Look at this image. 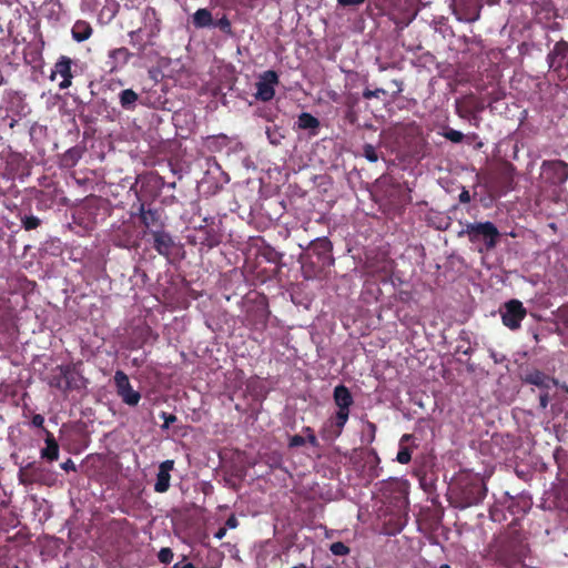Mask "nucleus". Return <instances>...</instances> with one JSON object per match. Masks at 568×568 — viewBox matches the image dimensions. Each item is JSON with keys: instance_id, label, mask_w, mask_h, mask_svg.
Instances as JSON below:
<instances>
[{"instance_id": "obj_5", "label": "nucleus", "mask_w": 568, "mask_h": 568, "mask_svg": "<svg viewBox=\"0 0 568 568\" xmlns=\"http://www.w3.org/2000/svg\"><path fill=\"white\" fill-rule=\"evenodd\" d=\"M540 180L550 186H560L568 180V164L561 160H546L540 166Z\"/></svg>"}, {"instance_id": "obj_64", "label": "nucleus", "mask_w": 568, "mask_h": 568, "mask_svg": "<svg viewBox=\"0 0 568 568\" xmlns=\"http://www.w3.org/2000/svg\"><path fill=\"white\" fill-rule=\"evenodd\" d=\"M33 466L32 463L28 464V466L26 468H31Z\"/></svg>"}, {"instance_id": "obj_47", "label": "nucleus", "mask_w": 568, "mask_h": 568, "mask_svg": "<svg viewBox=\"0 0 568 568\" xmlns=\"http://www.w3.org/2000/svg\"><path fill=\"white\" fill-rule=\"evenodd\" d=\"M366 0H337V3L342 7H353V6H361Z\"/></svg>"}, {"instance_id": "obj_24", "label": "nucleus", "mask_w": 568, "mask_h": 568, "mask_svg": "<svg viewBox=\"0 0 568 568\" xmlns=\"http://www.w3.org/2000/svg\"><path fill=\"white\" fill-rule=\"evenodd\" d=\"M134 53H132L128 48L120 47L109 51V63H110V72H115L122 67L126 65L129 61L132 59Z\"/></svg>"}, {"instance_id": "obj_21", "label": "nucleus", "mask_w": 568, "mask_h": 568, "mask_svg": "<svg viewBox=\"0 0 568 568\" xmlns=\"http://www.w3.org/2000/svg\"><path fill=\"white\" fill-rule=\"evenodd\" d=\"M205 225L200 227V232L202 233L201 244L206 246L207 248H213L223 240V234L217 225L212 221L207 222V219H204Z\"/></svg>"}, {"instance_id": "obj_53", "label": "nucleus", "mask_w": 568, "mask_h": 568, "mask_svg": "<svg viewBox=\"0 0 568 568\" xmlns=\"http://www.w3.org/2000/svg\"><path fill=\"white\" fill-rule=\"evenodd\" d=\"M19 478H20V481H21L22 484H28V483H31V481H32V480H29V479H26V478H24V475H23V471H22V470H20Z\"/></svg>"}, {"instance_id": "obj_57", "label": "nucleus", "mask_w": 568, "mask_h": 568, "mask_svg": "<svg viewBox=\"0 0 568 568\" xmlns=\"http://www.w3.org/2000/svg\"><path fill=\"white\" fill-rule=\"evenodd\" d=\"M132 364H133L134 366H140V365H141V363L139 362V359H138V358H133V359H132Z\"/></svg>"}, {"instance_id": "obj_28", "label": "nucleus", "mask_w": 568, "mask_h": 568, "mask_svg": "<svg viewBox=\"0 0 568 568\" xmlns=\"http://www.w3.org/2000/svg\"><path fill=\"white\" fill-rule=\"evenodd\" d=\"M142 32H143V29L139 28V29L132 30L128 33V36L130 37V44L134 49H136L138 57H142L145 53L148 47H153L152 43H149L148 38H145V40H143Z\"/></svg>"}, {"instance_id": "obj_55", "label": "nucleus", "mask_w": 568, "mask_h": 568, "mask_svg": "<svg viewBox=\"0 0 568 568\" xmlns=\"http://www.w3.org/2000/svg\"><path fill=\"white\" fill-rule=\"evenodd\" d=\"M303 430H304L307 435H308V434H314V430H313L311 427H308V426L304 427V428H303Z\"/></svg>"}, {"instance_id": "obj_41", "label": "nucleus", "mask_w": 568, "mask_h": 568, "mask_svg": "<svg viewBox=\"0 0 568 568\" xmlns=\"http://www.w3.org/2000/svg\"><path fill=\"white\" fill-rule=\"evenodd\" d=\"M212 27H217L221 31H223L226 34L232 33L231 22L225 16H223L221 19H219L215 23L213 22Z\"/></svg>"}, {"instance_id": "obj_23", "label": "nucleus", "mask_w": 568, "mask_h": 568, "mask_svg": "<svg viewBox=\"0 0 568 568\" xmlns=\"http://www.w3.org/2000/svg\"><path fill=\"white\" fill-rule=\"evenodd\" d=\"M173 467L174 460L172 459L164 460L160 464L156 481L154 484V491L163 494L169 490L171 480L170 471L173 469Z\"/></svg>"}, {"instance_id": "obj_63", "label": "nucleus", "mask_w": 568, "mask_h": 568, "mask_svg": "<svg viewBox=\"0 0 568 568\" xmlns=\"http://www.w3.org/2000/svg\"><path fill=\"white\" fill-rule=\"evenodd\" d=\"M170 187H175V182L169 184Z\"/></svg>"}, {"instance_id": "obj_43", "label": "nucleus", "mask_w": 568, "mask_h": 568, "mask_svg": "<svg viewBox=\"0 0 568 568\" xmlns=\"http://www.w3.org/2000/svg\"><path fill=\"white\" fill-rule=\"evenodd\" d=\"M379 94H386V91L381 88L375 89V90L365 89L363 91V98L366 100H371L373 98H379Z\"/></svg>"}, {"instance_id": "obj_26", "label": "nucleus", "mask_w": 568, "mask_h": 568, "mask_svg": "<svg viewBox=\"0 0 568 568\" xmlns=\"http://www.w3.org/2000/svg\"><path fill=\"white\" fill-rule=\"evenodd\" d=\"M296 128L298 130H308L311 136L318 134L321 128L320 120L308 112H302L296 121Z\"/></svg>"}, {"instance_id": "obj_56", "label": "nucleus", "mask_w": 568, "mask_h": 568, "mask_svg": "<svg viewBox=\"0 0 568 568\" xmlns=\"http://www.w3.org/2000/svg\"><path fill=\"white\" fill-rule=\"evenodd\" d=\"M393 83H395V84L397 85V88H398V92H400V91H402V88H400L402 82H399V81H397V80H393Z\"/></svg>"}, {"instance_id": "obj_17", "label": "nucleus", "mask_w": 568, "mask_h": 568, "mask_svg": "<svg viewBox=\"0 0 568 568\" xmlns=\"http://www.w3.org/2000/svg\"><path fill=\"white\" fill-rule=\"evenodd\" d=\"M521 381L526 384L535 385L541 389H549L557 385V381L554 377H550L537 368L525 371L521 375Z\"/></svg>"}, {"instance_id": "obj_44", "label": "nucleus", "mask_w": 568, "mask_h": 568, "mask_svg": "<svg viewBox=\"0 0 568 568\" xmlns=\"http://www.w3.org/2000/svg\"><path fill=\"white\" fill-rule=\"evenodd\" d=\"M305 443H306L305 437H303L301 435H294L290 438L288 446L290 447H300V446L305 445Z\"/></svg>"}, {"instance_id": "obj_40", "label": "nucleus", "mask_w": 568, "mask_h": 568, "mask_svg": "<svg viewBox=\"0 0 568 568\" xmlns=\"http://www.w3.org/2000/svg\"><path fill=\"white\" fill-rule=\"evenodd\" d=\"M173 557L174 554L169 547L161 548L158 554L159 561L165 565L170 564L173 560Z\"/></svg>"}, {"instance_id": "obj_37", "label": "nucleus", "mask_w": 568, "mask_h": 568, "mask_svg": "<svg viewBox=\"0 0 568 568\" xmlns=\"http://www.w3.org/2000/svg\"><path fill=\"white\" fill-rule=\"evenodd\" d=\"M363 156L369 162H377L379 159L376 148L371 143L363 145Z\"/></svg>"}, {"instance_id": "obj_9", "label": "nucleus", "mask_w": 568, "mask_h": 568, "mask_svg": "<svg viewBox=\"0 0 568 568\" xmlns=\"http://www.w3.org/2000/svg\"><path fill=\"white\" fill-rule=\"evenodd\" d=\"M113 381L116 394L122 402L129 406H136L141 399V394L133 389L128 375L123 371H116Z\"/></svg>"}, {"instance_id": "obj_59", "label": "nucleus", "mask_w": 568, "mask_h": 568, "mask_svg": "<svg viewBox=\"0 0 568 568\" xmlns=\"http://www.w3.org/2000/svg\"><path fill=\"white\" fill-rule=\"evenodd\" d=\"M292 568H307V566H306V565H304V564H300V565L294 566V567H292Z\"/></svg>"}, {"instance_id": "obj_58", "label": "nucleus", "mask_w": 568, "mask_h": 568, "mask_svg": "<svg viewBox=\"0 0 568 568\" xmlns=\"http://www.w3.org/2000/svg\"><path fill=\"white\" fill-rule=\"evenodd\" d=\"M172 568H183V565L181 562H176L173 565Z\"/></svg>"}, {"instance_id": "obj_30", "label": "nucleus", "mask_w": 568, "mask_h": 568, "mask_svg": "<svg viewBox=\"0 0 568 568\" xmlns=\"http://www.w3.org/2000/svg\"><path fill=\"white\" fill-rule=\"evenodd\" d=\"M140 95L132 89H124L119 93V103L125 111H134Z\"/></svg>"}, {"instance_id": "obj_42", "label": "nucleus", "mask_w": 568, "mask_h": 568, "mask_svg": "<svg viewBox=\"0 0 568 568\" xmlns=\"http://www.w3.org/2000/svg\"><path fill=\"white\" fill-rule=\"evenodd\" d=\"M160 417L164 420L162 429H169L170 426L178 420V417L174 414H169L165 412H162Z\"/></svg>"}, {"instance_id": "obj_16", "label": "nucleus", "mask_w": 568, "mask_h": 568, "mask_svg": "<svg viewBox=\"0 0 568 568\" xmlns=\"http://www.w3.org/2000/svg\"><path fill=\"white\" fill-rule=\"evenodd\" d=\"M347 420L348 418L343 417L341 414L329 417L320 430L322 439L327 443L335 442L342 435Z\"/></svg>"}, {"instance_id": "obj_45", "label": "nucleus", "mask_w": 568, "mask_h": 568, "mask_svg": "<svg viewBox=\"0 0 568 568\" xmlns=\"http://www.w3.org/2000/svg\"><path fill=\"white\" fill-rule=\"evenodd\" d=\"M549 400L550 396L548 389H544V392H541L539 395V407L541 409H546L548 407Z\"/></svg>"}, {"instance_id": "obj_35", "label": "nucleus", "mask_w": 568, "mask_h": 568, "mask_svg": "<svg viewBox=\"0 0 568 568\" xmlns=\"http://www.w3.org/2000/svg\"><path fill=\"white\" fill-rule=\"evenodd\" d=\"M151 333V328L149 326H141L134 329V334L139 337V342L133 341L134 344L132 347H141L148 339Z\"/></svg>"}, {"instance_id": "obj_2", "label": "nucleus", "mask_w": 568, "mask_h": 568, "mask_svg": "<svg viewBox=\"0 0 568 568\" xmlns=\"http://www.w3.org/2000/svg\"><path fill=\"white\" fill-rule=\"evenodd\" d=\"M487 495V486L479 474L465 471L459 474L450 489V504L455 508L466 509L479 505Z\"/></svg>"}, {"instance_id": "obj_13", "label": "nucleus", "mask_w": 568, "mask_h": 568, "mask_svg": "<svg viewBox=\"0 0 568 568\" xmlns=\"http://www.w3.org/2000/svg\"><path fill=\"white\" fill-rule=\"evenodd\" d=\"M312 252L316 255L320 263V272L334 265L335 258L332 254L333 244L327 237H321L313 242Z\"/></svg>"}, {"instance_id": "obj_31", "label": "nucleus", "mask_w": 568, "mask_h": 568, "mask_svg": "<svg viewBox=\"0 0 568 568\" xmlns=\"http://www.w3.org/2000/svg\"><path fill=\"white\" fill-rule=\"evenodd\" d=\"M192 23L197 29L209 28L213 26V17L209 9L201 8L192 16Z\"/></svg>"}, {"instance_id": "obj_50", "label": "nucleus", "mask_w": 568, "mask_h": 568, "mask_svg": "<svg viewBox=\"0 0 568 568\" xmlns=\"http://www.w3.org/2000/svg\"><path fill=\"white\" fill-rule=\"evenodd\" d=\"M459 202H462V203H469L470 202L469 191H467L466 189H463V191L459 194Z\"/></svg>"}, {"instance_id": "obj_18", "label": "nucleus", "mask_w": 568, "mask_h": 568, "mask_svg": "<svg viewBox=\"0 0 568 568\" xmlns=\"http://www.w3.org/2000/svg\"><path fill=\"white\" fill-rule=\"evenodd\" d=\"M333 398L335 405L338 407V410L335 414H341L343 417H349V408L354 404L353 396L349 389L339 384L334 388Z\"/></svg>"}, {"instance_id": "obj_3", "label": "nucleus", "mask_w": 568, "mask_h": 568, "mask_svg": "<svg viewBox=\"0 0 568 568\" xmlns=\"http://www.w3.org/2000/svg\"><path fill=\"white\" fill-rule=\"evenodd\" d=\"M387 488L395 493L397 506L399 510H403L402 514L397 515L395 519L390 518L386 524V534L387 535H396L399 534L407 524L408 515L406 513V508L408 506V483L407 480L402 479H390L387 483Z\"/></svg>"}, {"instance_id": "obj_10", "label": "nucleus", "mask_w": 568, "mask_h": 568, "mask_svg": "<svg viewBox=\"0 0 568 568\" xmlns=\"http://www.w3.org/2000/svg\"><path fill=\"white\" fill-rule=\"evenodd\" d=\"M278 74L274 70L264 71L256 82L255 99L262 102L271 101L275 95V87L278 84Z\"/></svg>"}, {"instance_id": "obj_4", "label": "nucleus", "mask_w": 568, "mask_h": 568, "mask_svg": "<svg viewBox=\"0 0 568 568\" xmlns=\"http://www.w3.org/2000/svg\"><path fill=\"white\" fill-rule=\"evenodd\" d=\"M458 236H467L469 242H483L486 251L496 247L500 233L493 222L466 223L465 227L458 232Z\"/></svg>"}, {"instance_id": "obj_22", "label": "nucleus", "mask_w": 568, "mask_h": 568, "mask_svg": "<svg viewBox=\"0 0 568 568\" xmlns=\"http://www.w3.org/2000/svg\"><path fill=\"white\" fill-rule=\"evenodd\" d=\"M418 445L415 443V437L412 434H404L398 444V453L396 462L399 464H408L412 460V454L417 449Z\"/></svg>"}, {"instance_id": "obj_33", "label": "nucleus", "mask_w": 568, "mask_h": 568, "mask_svg": "<svg viewBox=\"0 0 568 568\" xmlns=\"http://www.w3.org/2000/svg\"><path fill=\"white\" fill-rule=\"evenodd\" d=\"M262 256L270 263H273V264H281L282 262V258L284 256L283 253L276 251L274 247H272L271 245H266L263 250H262Z\"/></svg>"}, {"instance_id": "obj_19", "label": "nucleus", "mask_w": 568, "mask_h": 568, "mask_svg": "<svg viewBox=\"0 0 568 568\" xmlns=\"http://www.w3.org/2000/svg\"><path fill=\"white\" fill-rule=\"evenodd\" d=\"M153 248L162 256L169 257L175 246L174 240L170 233L162 230L152 231Z\"/></svg>"}, {"instance_id": "obj_60", "label": "nucleus", "mask_w": 568, "mask_h": 568, "mask_svg": "<svg viewBox=\"0 0 568 568\" xmlns=\"http://www.w3.org/2000/svg\"><path fill=\"white\" fill-rule=\"evenodd\" d=\"M383 271H384L385 273H388V272H390V267H388L387 265H384V266H383Z\"/></svg>"}, {"instance_id": "obj_54", "label": "nucleus", "mask_w": 568, "mask_h": 568, "mask_svg": "<svg viewBox=\"0 0 568 568\" xmlns=\"http://www.w3.org/2000/svg\"><path fill=\"white\" fill-rule=\"evenodd\" d=\"M485 1L489 6H495V4H498L500 2V0H485Z\"/></svg>"}, {"instance_id": "obj_52", "label": "nucleus", "mask_w": 568, "mask_h": 568, "mask_svg": "<svg viewBox=\"0 0 568 568\" xmlns=\"http://www.w3.org/2000/svg\"><path fill=\"white\" fill-rule=\"evenodd\" d=\"M226 527H221L217 529V531L214 534V537L216 539H222L226 535Z\"/></svg>"}, {"instance_id": "obj_25", "label": "nucleus", "mask_w": 568, "mask_h": 568, "mask_svg": "<svg viewBox=\"0 0 568 568\" xmlns=\"http://www.w3.org/2000/svg\"><path fill=\"white\" fill-rule=\"evenodd\" d=\"M55 371H61L63 374L64 383L68 384V392L79 389L83 384V376L77 371L75 365H58Z\"/></svg>"}, {"instance_id": "obj_1", "label": "nucleus", "mask_w": 568, "mask_h": 568, "mask_svg": "<svg viewBox=\"0 0 568 568\" xmlns=\"http://www.w3.org/2000/svg\"><path fill=\"white\" fill-rule=\"evenodd\" d=\"M489 557L505 568H516L524 564L529 554L525 537L518 531L507 532L489 545Z\"/></svg>"}, {"instance_id": "obj_15", "label": "nucleus", "mask_w": 568, "mask_h": 568, "mask_svg": "<svg viewBox=\"0 0 568 568\" xmlns=\"http://www.w3.org/2000/svg\"><path fill=\"white\" fill-rule=\"evenodd\" d=\"M268 317V305L264 297L246 311V321L255 329H264L267 326Z\"/></svg>"}, {"instance_id": "obj_32", "label": "nucleus", "mask_w": 568, "mask_h": 568, "mask_svg": "<svg viewBox=\"0 0 568 568\" xmlns=\"http://www.w3.org/2000/svg\"><path fill=\"white\" fill-rule=\"evenodd\" d=\"M48 383L50 387L57 388L63 393L68 392V384L64 383L63 374L61 371H55V368H53Z\"/></svg>"}, {"instance_id": "obj_12", "label": "nucleus", "mask_w": 568, "mask_h": 568, "mask_svg": "<svg viewBox=\"0 0 568 568\" xmlns=\"http://www.w3.org/2000/svg\"><path fill=\"white\" fill-rule=\"evenodd\" d=\"M138 214L141 223L150 233L154 230H162L165 226L162 209L151 207L150 205H145V203H140Z\"/></svg>"}, {"instance_id": "obj_49", "label": "nucleus", "mask_w": 568, "mask_h": 568, "mask_svg": "<svg viewBox=\"0 0 568 568\" xmlns=\"http://www.w3.org/2000/svg\"><path fill=\"white\" fill-rule=\"evenodd\" d=\"M237 526H239V520H237V518L235 517V515H231V516L226 519V521H225V526H224V527H226V529H229V528H230V529H234V528H236Z\"/></svg>"}, {"instance_id": "obj_36", "label": "nucleus", "mask_w": 568, "mask_h": 568, "mask_svg": "<svg viewBox=\"0 0 568 568\" xmlns=\"http://www.w3.org/2000/svg\"><path fill=\"white\" fill-rule=\"evenodd\" d=\"M442 135L453 143H460L465 138V135L460 131H457L453 128H446L443 131Z\"/></svg>"}, {"instance_id": "obj_61", "label": "nucleus", "mask_w": 568, "mask_h": 568, "mask_svg": "<svg viewBox=\"0 0 568 568\" xmlns=\"http://www.w3.org/2000/svg\"><path fill=\"white\" fill-rule=\"evenodd\" d=\"M439 568H450V566H449V565H447V564H444V565H442Z\"/></svg>"}, {"instance_id": "obj_51", "label": "nucleus", "mask_w": 568, "mask_h": 568, "mask_svg": "<svg viewBox=\"0 0 568 568\" xmlns=\"http://www.w3.org/2000/svg\"><path fill=\"white\" fill-rule=\"evenodd\" d=\"M308 444H311L313 447H318V440L315 436V434H308L305 438Z\"/></svg>"}, {"instance_id": "obj_27", "label": "nucleus", "mask_w": 568, "mask_h": 568, "mask_svg": "<svg viewBox=\"0 0 568 568\" xmlns=\"http://www.w3.org/2000/svg\"><path fill=\"white\" fill-rule=\"evenodd\" d=\"M45 430V447L41 449V458L47 459L49 462H54L59 458V444L55 440L52 433Z\"/></svg>"}, {"instance_id": "obj_14", "label": "nucleus", "mask_w": 568, "mask_h": 568, "mask_svg": "<svg viewBox=\"0 0 568 568\" xmlns=\"http://www.w3.org/2000/svg\"><path fill=\"white\" fill-rule=\"evenodd\" d=\"M73 60L67 55H60L53 65L50 74V80H54L55 75H60L62 81L59 83L61 90L68 89L72 85L73 72L72 65Z\"/></svg>"}, {"instance_id": "obj_62", "label": "nucleus", "mask_w": 568, "mask_h": 568, "mask_svg": "<svg viewBox=\"0 0 568 568\" xmlns=\"http://www.w3.org/2000/svg\"><path fill=\"white\" fill-rule=\"evenodd\" d=\"M374 456H375L376 462L378 463L379 462V457L377 456V454L375 452H374Z\"/></svg>"}, {"instance_id": "obj_38", "label": "nucleus", "mask_w": 568, "mask_h": 568, "mask_svg": "<svg viewBox=\"0 0 568 568\" xmlns=\"http://www.w3.org/2000/svg\"><path fill=\"white\" fill-rule=\"evenodd\" d=\"M366 429V432H363V440L366 442L367 444H371L375 440L377 427L374 423L367 420Z\"/></svg>"}, {"instance_id": "obj_6", "label": "nucleus", "mask_w": 568, "mask_h": 568, "mask_svg": "<svg viewBox=\"0 0 568 568\" xmlns=\"http://www.w3.org/2000/svg\"><path fill=\"white\" fill-rule=\"evenodd\" d=\"M503 324L511 331L520 328L521 321L527 315V310L519 300H510L499 310Z\"/></svg>"}, {"instance_id": "obj_20", "label": "nucleus", "mask_w": 568, "mask_h": 568, "mask_svg": "<svg viewBox=\"0 0 568 568\" xmlns=\"http://www.w3.org/2000/svg\"><path fill=\"white\" fill-rule=\"evenodd\" d=\"M145 38L149 39V43L155 44L154 39L161 31L160 19L158 18L156 10L152 7H148L143 13Z\"/></svg>"}, {"instance_id": "obj_11", "label": "nucleus", "mask_w": 568, "mask_h": 568, "mask_svg": "<svg viewBox=\"0 0 568 568\" xmlns=\"http://www.w3.org/2000/svg\"><path fill=\"white\" fill-rule=\"evenodd\" d=\"M546 60L549 69L558 73L566 71L568 75V42L564 39L557 41Z\"/></svg>"}, {"instance_id": "obj_29", "label": "nucleus", "mask_w": 568, "mask_h": 568, "mask_svg": "<svg viewBox=\"0 0 568 568\" xmlns=\"http://www.w3.org/2000/svg\"><path fill=\"white\" fill-rule=\"evenodd\" d=\"M93 29L88 21L77 20L71 29L73 40L83 42L92 36Z\"/></svg>"}, {"instance_id": "obj_34", "label": "nucleus", "mask_w": 568, "mask_h": 568, "mask_svg": "<svg viewBox=\"0 0 568 568\" xmlns=\"http://www.w3.org/2000/svg\"><path fill=\"white\" fill-rule=\"evenodd\" d=\"M20 220H21L22 227L26 231L36 230L41 225V220L34 215H24V216H21Z\"/></svg>"}, {"instance_id": "obj_46", "label": "nucleus", "mask_w": 568, "mask_h": 568, "mask_svg": "<svg viewBox=\"0 0 568 568\" xmlns=\"http://www.w3.org/2000/svg\"><path fill=\"white\" fill-rule=\"evenodd\" d=\"M31 423L34 427H38V428H43V424H44V417L41 415V414H34L32 416V419H31Z\"/></svg>"}, {"instance_id": "obj_7", "label": "nucleus", "mask_w": 568, "mask_h": 568, "mask_svg": "<svg viewBox=\"0 0 568 568\" xmlns=\"http://www.w3.org/2000/svg\"><path fill=\"white\" fill-rule=\"evenodd\" d=\"M112 243L119 247L130 248L138 243L136 227L131 221H123L113 226L110 233Z\"/></svg>"}, {"instance_id": "obj_39", "label": "nucleus", "mask_w": 568, "mask_h": 568, "mask_svg": "<svg viewBox=\"0 0 568 568\" xmlns=\"http://www.w3.org/2000/svg\"><path fill=\"white\" fill-rule=\"evenodd\" d=\"M329 550L332 551L333 555L335 556H346L349 554L351 549L348 546H346L344 542L342 541H336V542H333L331 546H329Z\"/></svg>"}, {"instance_id": "obj_8", "label": "nucleus", "mask_w": 568, "mask_h": 568, "mask_svg": "<svg viewBox=\"0 0 568 568\" xmlns=\"http://www.w3.org/2000/svg\"><path fill=\"white\" fill-rule=\"evenodd\" d=\"M483 0H453V13L462 22L473 23L480 18Z\"/></svg>"}, {"instance_id": "obj_48", "label": "nucleus", "mask_w": 568, "mask_h": 568, "mask_svg": "<svg viewBox=\"0 0 568 568\" xmlns=\"http://www.w3.org/2000/svg\"><path fill=\"white\" fill-rule=\"evenodd\" d=\"M60 467L65 471H70V470L75 471L77 470V466L71 458H68L65 462H63L60 465Z\"/></svg>"}]
</instances>
